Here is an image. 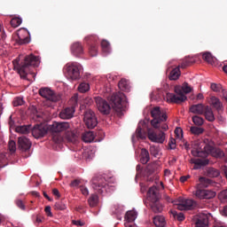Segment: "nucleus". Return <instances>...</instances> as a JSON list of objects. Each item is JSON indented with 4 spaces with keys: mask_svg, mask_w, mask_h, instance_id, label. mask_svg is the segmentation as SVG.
<instances>
[{
    "mask_svg": "<svg viewBox=\"0 0 227 227\" xmlns=\"http://www.w3.org/2000/svg\"><path fill=\"white\" fill-rule=\"evenodd\" d=\"M20 58L15 59L12 60V67H14V70L18 71V74L20 76H21L22 79H26L31 67H37L40 63L39 58L34 54L26 56L25 59H23V62L20 64Z\"/></svg>",
    "mask_w": 227,
    "mask_h": 227,
    "instance_id": "1",
    "label": "nucleus"
},
{
    "mask_svg": "<svg viewBox=\"0 0 227 227\" xmlns=\"http://www.w3.org/2000/svg\"><path fill=\"white\" fill-rule=\"evenodd\" d=\"M151 116H153V121H151V125L154 129L168 130L169 127L165 123L168 120L166 113L160 109V106H154L151 109Z\"/></svg>",
    "mask_w": 227,
    "mask_h": 227,
    "instance_id": "2",
    "label": "nucleus"
},
{
    "mask_svg": "<svg viewBox=\"0 0 227 227\" xmlns=\"http://www.w3.org/2000/svg\"><path fill=\"white\" fill-rule=\"evenodd\" d=\"M49 133L52 135V141L55 144H59L62 141V136L60 133L67 131L70 128V124L68 122H53L52 124L46 126Z\"/></svg>",
    "mask_w": 227,
    "mask_h": 227,
    "instance_id": "3",
    "label": "nucleus"
},
{
    "mask_svg": "<svg viewBox=\"0 0 227 227\" xmlns=\"http://www.w3.org/2000/svg\"><path fill=\"white\" fill-rule=\"evenodd\" d=\"M108 99L113 110L117 114V116L121 117L122 111H124L126 106V96L124 93L114 92Z\"/></svg>",
    "mask_w": 227,
    "mask_h": 227,
    "instance_id": "4",
    "label": "nucleus"
},
{
    "mask_svg": "<svg viewBox=\"0 0 227 227\" xmlns=\"http://www.w3.org/2000/svg\"><path fill=\"white\" fill-rule=\"evenodd\" d=\"M147 199L150 200V208L154 214H160L163 211V206L159 201V188L153 186L148 189Z\"/></svg>",
    "mask_w": 227,
    "mask_h": 227,
    "instance_id": "5",
    "label": "nucleus"
},
{
    "mask_svg": "<svg viewBox=\"0 0 227 227\" xmlns=\"http://www.w3.org/2000/svg\"><path fill=\"white\" fill-rule=\"evenodd\" d=\"M108 187H113V185H109V183H107L105 177L99 176L92 178V189L99 194L107 192Z\"/></svg>",
    "mask_w": 227,
    "mask_h": 227,
    "instance_id": "6",
    "label": "nucleus"
},
{
    "mask_svg": "<svg viewBox=\"0 0 227 227\" xmlns=\"http://www.w3.org/2000/svg\"><path fill=\"white\" fill-rule=\"evenodd\" d=\"M175 93L177 95H175L174 93H167V102L178 105L187 100V97L184 94L182 88H175Z\"/></svg>",
    "mask_w": 227,
    "mask_h": 227,
    "instance_id": "7",
    "label": "nucleus"
},
{
    "mask_svg": "<svg viewBox=\"0 0 227 227\" xmlns=\"http://www.w3.org/2000/svg\"><path fill=\"white\" fill-rule=\"evenodd\" d=\"M39 95L47 101L53 103L59 102L61 99V96L59 94L54 92L52 90H50L48 87L40 89Z\"/></svg>",
    "mask_w": 227,
    "mask_h": 227,
    "instance_id": "8",
    "label": "nucleus"
},
{
    "mask_svg": "<svg viewBox=\"0 0 227 227\" xmlns=\"http://www.w3.org/2000/svg\"><path fill=\"white\" fill-rule=\"evenodd\" d=\"M81 66L79 64H70L66 67V76L72 81L80 79Z\"/></svg>",
    "mask_w": 227,
    "mask_h": 227,
    "instance_id": "9",
    "label": "nucleus"
},
{
    "mask_svg": "<svg viewBox=\"0 0 227 227\" xmlns=\"http://www.w3.org/2000/svg\"><path fill=\"white\" fill-rule=\"evenodd\" d=\"M195 201L193 200L179 198L178 203L175 204L176 208L179 211H189L195 207Z\"/></svg>",
    "mask_w": 227,
    "mask_h": 227,
    "instance_id": "10",
    "label": "nucleus"
},
{
    "mask_svg": "<svg viewBox=\"0 0 227 227\" xmlns=\"http://www.w3.org/2000/svg\"><path fill=\"white\" fill-rule=\"evenodd\" d=\"M71 101L74 102V105L64 108L62 111L59 113V118L62 120H70L74 117V114H75V106L77 105V98H71Z\"/></svg>",
    "mask_w": 227,
    "mask_h": 227,
    "instance_id": "11",
    "label": "nucleus"
},
{
    "mask_svg": "<svg viewBox=\"0 0 227 227\" xmlns=\"http://www.w3.org/2000/svg\"><path fill=\"white\" fill-rule=\"evenodd\" d=\"M83 121L88 129H94L98 125V120L95 114L91 110H87L84 113Z\"/></svg>",
    "mask_w": 227,
    "mask_h": 227,
    "instance_id": "12",
    "label": "nucleus"
},
{
    "mask_svg": "<svg viewBox=\"0 0 227 227\" xmlns=\"http://www.w3.org/2000/svg\"><path fill=\"white\" fill-rule=\"evenodd\" d=\"M148 139L156 144H163L166 140V134L162 131L156 133L152 129H148L147 131Z\"/></svg>",
    "mask_w": 227,
    "mask_h": 227,
    "instance_id": "13",
    "label": "nucleus"
},
{
    "mask_svg": "<svg viewBox=\"0 0 227 227\" xmlns=\"http://www.w3.org/2000/svg\"><path fill=\"white\" fill-rule=\"evenodd\" d=\"M96 106L99 113L105 115H108L111 113V106L101 98H96Z\"/></svg>",
    "mask_w": 227,
    "mask_h": 227,
    "instance_id": "14",
    "label": "nucleus"
},
{
    "mask_svg": "<svg viewBox=\"0 0 227 227\" xmlns=\"http://www.w3.org/2000/svg\"><path fill=\"white\" fill-rule=\"evenodd\" d=\"M216 195L215 192L213 191H207L199 189L195 192V196L199 200H211L215 198Z\"/></svg>",
    "mask_w": 227,
    "mask_h": 227,
    "instance_id": "15",
    "label": "nucleus"
},
{
    "mask_svg": "<svg viewBox=\"0 0 227 227\" xmlns=\"http://www.w3.org/2000/svg\"><path fill=\"white\" fill-rule=\"evenodd\" d=\"M29 33L25 29H20L18 31V37L16 38V43H19V45H25L29 43Z\"/></svg>",
    "mask_w": 227,
    "mask_h": 227,
    "instance_id": "16",
    "label": "nucleus"
},
{
    "mask_svg": "<svg viewBox=\"0 0 227 227\" xmlns=\"http://www.w3.org/2000/svg\"><path fill=\"white\" fill-rule=\"evenodd\" d=\"M50 133L47 127L38 125L32 129V136L35 138H40L44 137L46 134Z\"/></svg>",
    "mask_w": 227,
    "mask_h": 227,
    "instance_id": "17",
    "label": "nucleus"
},
{
    "mask_svg": "<svg viewBox=\"0 0 227 227\" xmlns=\"http://www.w3.org/2000/svg\"><path fill=\"white\" fill-rule=\"evenodd\" d=\"M18 145H19V148H20V150H21V152H27L29 150V148H31V146H32L31 142L26 137H20L18 138Z\"/></svg>",
    "mask_w": 227,
    "mask_h": 227,
    "instance_id": "18",
    "label": "nucleus"
},
{
    "mask_svg": "<svg viewBox=\"0 0 227 227\" xmlns=\"http://www.w3.org/2000/svg\"><path fill=\"white\" fill-rule=\"evenodd\" d=\"M204 150L208 152L212 157L222 158L223 156V152H222V150L213 146H204Z\"/></svg>",
    "mask_w": 227,
    "mask_h": 227,
    "instance_id": "19",
    "label": "nucleus"
},
{
    "mask_svg": "<svg viewBox=\"0 0 227 227\" xmlns=\"http://www.w3.org/2000/svg\"><path fill=\"white\" fill-rule=\"evenodd\" d=\"M71 52L74 56L79 57L83 54V47L81 43H74L73 45H71Z\"/></svg>",
    "mask_w": 227,
    "mask_h": 227,
    "instance_id": "20",
    "label": "nucleus"
},
{
    "mask_svg": "<svg viewBox=\"0 0 227 227\" xmlns=\"http://www.w3.org/2000/svg\"><path fill=\"white\" fill-rule=\"evenodd\" d=\"M207 106L202 104L198 105H192L190 106V113H192L193 114H203V113L206 111Z\"/></svg>",
    "mask_w": 227,
    "mask_h": 227,
    "instance_id": "21",
    "label": "nucleus"
},
{
    "mask_svg": "<svg viewBox=\"0 0 227 227\" xmlns=\"http://www.w3.org/2000/svg\"><path fill=\"white\" fill-rule=\"evenodd\" d=\"M210 105H212L213 107L215 108L217 113H220L223 109L222 101H220L218 98H215L214 96L210 98Z\"/></svg>",
    "mask_w": 227,
    "mask_h": 227,
    "instance_id": "22",
    "label": "nucleus"
},
{
    "mask_svg": "<svg viewBox=\"0 0 227 227\" xmlns=\"http://www.w3.org/2000/svg\"><path fill=\"white\" fill-rule=\"evenodd\" d=\"M195 63V59L191 57H185L183 59L181 64H179L178 67L186 69L188 67L192 66Z\"/></svg>",
    "mask_w": 227,
    "mask_h": 227,
    "instance_id": "23",
    "label": "nucleus"
},
{
    "mask_svg": "<svg viewBox=\"0 0 227 227\" xmlns=\"http://www.w3.org/2000/svg\"><path fill=\"white\" fill-rule=\"evenodd\" d=\"M94 138L95 133L93 131H85L82 134V140H83L84 143L90 144L94 141Z\"/></svg>",
    "mask_w": 227,
    "mask_h": 227,
    "instance_id": "24",
    "label": "nucleus"
},
{
    "mask_svg": "<svg viewBox=\"0 0 227 227\" xmlns=\"http://www.w3.org/2000/svg\"><path fill=\"white\" fill-rule=\"evenodd\" d=\"M158 169H159V165H157L156 162H153V163L147 165L145 172L146 173V175L148 176H150L155 174Z\"/></svg>",
    "mask_w": 227,
    "mask_h": 227,
    "instance_id": "25",
    "label": "nucleus"
},
{
    "mask_svg": "<svg viewBox=\"0 0 227 227\" xmlns=\"http://www.w3.org/2000/svg\"><path fill=\"white\" fill-rule=\"evenodd\" d=\"M204 117L206 118L207 121H208L209 122H213L215 121V114H213V110L211 107H209L208 106H206V111L203 112Z\"/></svg>",
    "mask_w": 227,
    "mask_h": 227,
    "instance_id": "26",
    "label": "nucleus"
},
{
    "mask_svg": "<svg viewBox=\"0 0 227 227\" xmlns=\"http://www.w3.org/2000/svg\"><path fill=\"white\" fill-rule=\"evenodd\" d=\"M119 89L121 91L129 92L131 87L129 86V82L127 79H121L119 82Z\"/></svg>",
    "mask_w": 227,
    "mask_h": 227,
    "instance_id": "27",
    "label": "nucleus"
},
{
    "mask_svg": "<svg viewBox=\"0 0 227 227\" xmlns=\"http://www.w3.org/2000/svg\"><path fill=\"white\" fill-rule=\"evenodd\" d=\"M180 76H181L180 67H177L172 69V71L170 72V74L168 75V79H170V81H176L177 79L180 78Z\"/></svg>",
    "mask_w": 227,
    "mask_h": 227,
    "instance_id": "28",
    "label": "nucleus"
},
{
    "mask_svg": "<svg viewBox=\"0 0 227 227\" xmlns=\"http://www.w3.org/2000/svg\"><path fill=\"white\" fill-rule=\"evenodd\" d=\"M153 224L157 227H165L166 226V219L162 215L154 216Z\"/></svg>",
    "mask_w": 227,
    "mask_h": 227,
    "instance_id": "29",
    "label": "nucleus"
},
{
    "mask_svg": "<svg viewBox=\"0 0 227 227\" xmlns=\"http://www.w3.org/2000/svg\"><path fill=\"white\" fill-rule=\"evenodd\" d=\"M140 157L141 164H146L150 160V154L146 149H141Z\"/></svg>",
    "mask_w": 227,
    "mask_h": 227,
    "instance_id": "30",
    "label": "nucleus"
},
{
    "mask_svg": "<svg viewBox=\"0 0 227 227\" xmlns=\"http://www.w3.org/2000/svg\"><path fill=\"white\" fill-rule=\"evenodd\" d=\"M207 176L211 178H215L220 176V171L213 167H209L207 168Z\"/></svg>",
    "mask_w": 227,
    "mask_h": 227,
    "instance_id": "31",
    "label": "nucleus"
},
{
    "mask_svg": "<svg viewBox=\"0 0 227 227\" xmlns=\"http://www.w3.org/2000/svg\"><path fill=\"white\" fill-rule=\"evenodd\" d=\"M196 227H208V218L204 215L197 219L195 223Z\"/></svg>",
    "mask_w": 227,
    "mask_h": 227,
    "instance_id": "32",
    "label": "nucleus"
},
{
    "mask_svg": "<svg viewBox=\"0 0 227 227\" xmlns=\"http://www.w3.org/2000/svg\"><path fill=\"white\" fill-rule=\"evenodd\" d=\"M85 43H87L88 45H98V35H88L87 37H85Z\"/></svg>",
    "mask_w": 227,
    "mask_h": 227,
    "instance_id": "33",
    "label": "nucleus"
},
{
    "mask_svg": "<svg viewBox=\"0 0 227 227\" xmlns=\"http://www.w3.org/2000/svg\"><path fill=\"white\" fill-rule=\"evenodd\" d=\"M193 164H195V169H198L202 167H206L207 165L209 164L208 160H201V159H197L193 160Z\"/></svg>",
    "mask_w": 227,
    "mask_h": 227,
    "instance_id": "34",
    "label": "nucleus"
},
{
    "mask_svg": "<svg viewBox=\"0 0 227 227\" xmlns=\"http://www.w3.org/2000/svg\"><path fill=\"white\" fill-rule=\"evenodd\" d=\"M202 59L206 61L207 63L212 65L214 63L215 58H213L212 54L208 51H206L204 53H201Z\"/></svg>",
    "mask_w": 227,
    "mask_h": 227,
    "instance_id": "35",
    "label": "nucleus"
},
{
    "mask_svg": "<svg viewBox=\"0 0 227 227\" xmlns=\"http://www.w3.org/2000/svg\"><path fill=\"white\" fill-rule=\"evenodd\" d=\"M137 218V212L136 211H127L125 219L129 223H134Z\"/></svg>",
    "mask_w": 227,
    "mask_h": 227,
    "instance_id": "36",
    "label": "nucleus"
},
{
    "mask_svg": "<svg viewBox=\"0 0 227 227\" xmlns=\"http://www.w3.org/2000/svg\"><path fill=\"white\" fill-rule=\"evenodd\" d=\"M89 206L96 207L98 203V196L97 194H91L88 200Z\"/></svg>",
    "mask_w": 227,
    "mask_h": 227,
    "instance_id": "37",
    "label": "nucleus"
},
{
    "mask_svg": "<svg viewBox=\"0 0 227 227\" xmlns=\"http://www.w3.org/2000/svg\"><path fill=\"white\" fill-rule=\"evenodd\" d=\"M199 182H200L199 188H202V187L206 188L211 184V180H209L207 177H200Z\"/></svg>",
    "mask_w": 227,
    "mask_h": 227,
    "instance_id": "38",
    "label": "nucleus"
},
{
    "mask_svg": "<svg viewBox=\"0 0 227 227\" xmlns=\"http://www.w3.org/2000/svg\"><path fill=\"white\" fill-rule=\"evenodd\" d=\"M31 130V126H19L16 127V132L26 135Z\"/></svg>",
    "mask_w": 227,
    "mask_h": 227,
    "instance_id": "39",
    "label": "nucleus"
},
{
    "mask_svg": "<svg viewBox=\"0 0 227 227\" xmlns=\"http://www.w3.org/2000/svg\"><path fill=\"white\" fill-rule=\"evenodd\" d=\"M204 129H201V128H199V127H196V126H192L190 127V132L192 134V135H195V136H200L203 133Z\"/></svg>",
    "mask_w": 227,
    "mask_h": 227,
    "instance_id": "40",
    "label": "nucleus"
},
{
    "mask_svg": "<svg viewBox=\"0 0 227 227\" xmlns=\"http://www.w3.org/2000/svg\"><path fill=\"white\" fill-rule=\"evenodd\" d=\"M89 90H90V84H88L87 82H82L78 86V91H80L81 93H86Z\"/></svg>",
    "mask_w": 227,
    "mask_h": 227,
    "instance_id": "41",
    "label": "nucleus"
},
{
    "mask_svg": "<svg viewBox=\"0 0 227 227\" xmlns=\"http://www.w3.org/2000/svg\"><path fill=\"white\" fill-rule=\"evenodd\" d=\"M89 54H90L91 57H96L98 55V44L89 45Z\"/></svg>",
    "mask_w": 227,
    "mask_h": 227,
    "instance_id": "42",
    "label": "nucleus"
},
{
    "mask_svg": "<svg viewBox=\"0 0 227 227\" xmlns=\"http://www.w3.org/2000/svg\"><path fill=\"white\" fill-rule=\"evenodd\" d=\"M22 23V20L19 17L12 18L11 20V26L12 27H18Z\"/></svg>",
    "mask_w": 227,
    "mask_h": 227,
    "instance_id": "43",
    "label": "nucleus"
},
{
    "mask_svg": "<svg viewBox=\"0 0 227 227\" xmlns=\"http://www.w3.org/2000/svg\"><path fill=\"white\" fill-rule=\"evenodd\" d=\"M150 153H151V155H153L154 158L159 157V153H160L159 146L151 145V146H150Z\"/></svg>",
    "mask_w": 227,
    "mask_h": 227,
    "instance_id": "44",
    "label": "nucleus"
},
{
    "mask_svg": "<svg viewBox=\"0 0 227 227\" xmlns=\"http://www.w3.org/2000/svg\"><path fill=\"white\" fill-rule=\"evenodd\" d=\"M192 122H193V124H195L197 126H202L204 120H203V118L200 117L199 115H193Z\"/></svg>",
    "mask_w": 227,
    "mask_h": 227,
    "instance_id": "45",
    "label": "nucleus"
},
{
    "mask_svg": "<svg viewBox=\"0 0 227 227\" xmlns=\"http://www.w3.org/2000/svg\"><path fill=\"white\" fill-rule=\"evenodd\" d=\"M101 48H102L103 52H105L106 54L109 53L110 45H109V43L107 41L103 40L101 42Z\"/></svg>",
    "mask_w": 227,
    "mask_h": 227,
    "instance_id": "46",
    "label": "nucleus"
},
{
    "mask_svg": "<svg viewBox=\"0 0 227 227\" xmlns=\"http://www.w3.org/2000/svg\"><path fill=\"white\" fill-rule=\"evenodd\" d=\"M192 154L193 157H207L206 152L200 151V150H192Z\"/></svg>",
    "mask_w": 227,
    "mask_h": 227,
    "instance_id": "47",
    "label": "nucleus"
},
{
    "mask_svg": "<svg viewBox=\"0 0 227 227\" xmlns=\"http://www.w3.org/2000/svg\"><path fill=\"white\" fill-rule=\"evenodd\" d=\"M7 165V158L5 153H0V168L6 167Z\"/></svg>",
    "mask_w": 227,
    "mask_h": 227,
    "instance_id": "48",
    "label": "nucleus"
},
{
    "mask_svg": "<svg viewBox=\"0 0 227 227\" xmlns=\"http://www.w3.org/2000/svg\"><path fill=\"white\" fill-rule=\"evenodd\" d=\"M8 149L12 153H14L17 151V146L13 140L8 142Z\"/></svg>",
    "mask_w": 227,
    "mask_h": 227,
    "instance_id": "49",
    "label": "nucleus"
},
{
    "mask_svg": "<svg viewBox=\"0 0 227 227\" xmlns=\"http://www.w3.org/2000/svg\"><path fill=\"white\" fill-rule=\"evenodd\" d=\"M24 105V99H22V98H15V99L12 101V106H14V107H18Z\"/></svg>",
    "mask_w": 227,
    "mask_h": 227,
    "instance_id": "50",
    "label": "nucleus"
},
{
    "mask_svg": "<svg viewBox=\"0 0 227 227\" xmlns=\"http://www.w3.org/2000/svg\"><path fill=\"white\" fill-rule=\"evenodd\" d=\"M66 208H67V206L62 202H57L56 204H54V209L58 211H63V210H66Z\"/></svg>",
    "mask_w": 227,
    "mask_h": 227,
    "instance_id": "51",
    "label": "nucleus"
},
{
    "mask_svg": "<svg viewBox=\"0 0 227 227\" xmlns=\"http://www.w3.org/2000/svg\"><path fill=\"white\" fill-rule=\"evenodd\" d=\"M181 90L183 92H184V94H189L192 91V87L187 82H184L183 83Z\"/></svg>",
    "mask_w": 227,
    "mask_h": 227,
    "instance_id": "52",
    "label": "nucleus"
},
{
    "mask_svg": "<svg viewBox=\"0 0 227 227\" xmlns=\"http://www.w3.org/2000/svg\"><path fill=\"white\" fill-rule=\"evenodd\" d=\"M122 212V207L119 205H114L113 207V214L121 215Z\"/></svg>",
    "mask_w": 227,
    "mask_h": 227,
    "instance_id": "53",
    "label": "nucleus"
},
{
    "mask_svg": "<svg viewBox=\"0 0 227 227\" xmlns=\"http://www.w3.org/2000/svg\"><path fill=\"white\" fill-rule=\"evenodd\" d=\"M210 89H212L213 91L220 92L222 90V84L212 83L210 84Z\"/></svg>",
    "mask_w": 227,
    "mask_h": 227,
    "instance_id": "54",
    "label": "nucleus"
},
{
    "mask_svg": "<svg viewBox=\"0 0 227 227\" xmlns=\"http://www.w3.org/2000/svg\"><path fill=\"white\" fill-rule=\"evenodd\" d=\"M168 147L171 150H174L176 148V140L173 137L170 138V140H168Z\"/></svg>",
    "mask_w": 227,
    "mask_h": 227,
    "instance_id": "55",
    "label": "nucleus"
},
{
    "mask_svg": "<svg viewBox=\"0 0 227 227\" xmlns=\"http://www.w3.org/2000/svg\"><path fill=\"white\" fill-rule=\"evenodd\" d=\"M136 137L137 138H140V139H143L145 137L142 132V128L140 126H137V129L136 130Z\"/></svg>",
    "mask_w": 227,
    "mask_h": 227,
    "instance_id": "56",
    "label": "nucleus"
},
{
    "mask_svg": "<svg viewBox=\"0 0 227 227\" xmlns=\"http://www.w3.org/2000/svg\"><path fill=\"white\" fill-rule=\"evenodd\" d=\"M77 137L74 133H69L67 136V140H69L70 143L75 144L76 143Z\"/></svg>",
    "mask_w": 227,
    "mask_h": 227,
    "instance_id": "57",
    "label": "nucleus"
},
{
    "mask_svg": "<svg viewBox=\"0 0 227 227\" xmlns=\"http://www.w3.org/2000/svg\"><path fill=\"white\" fill-rule=\"evenodd\" d=\"M80 191H81L82 194L84 195V196H87V195L90 194V192L88 191V188L84 185L80 186Z\"/></svg>",
    "mask_w": 227,
    "mask_h": 227,
    "instance_id": "58",
    "label": "nucleus"
},
{
    "mask_svg": "<svg viewBox=\"0 0 227 227\" xmlns=\"http://www.w3.org/2000/svg\"><path fill=\"white\" fill-rule=\"evenodd\" d=\"M81 184L80 179H74L70 183V187H77Z\"/></svg>",
    "mask_w": 227,
    "mask_h": 227,
    "instance_id": "59",
    "label": "nucleus"
},
{
    "mask_svg": "<svg viewBox=\"0 0 227 227\" xmlns=\"http://www.w3.org/2000/svg\"><path fill=\"white\" fill-rule=\"evenodd\" d=\"M5 39H6V34H4L3 26L0 25V40H5Z\"/></svg>",
    "mask_w": 227,
    "mask_h": 227,
    "instance_id": "60",
    "label": "nucleus"
},
{
    "mask_svg": "<svg viewBox=\"0 0 227 227\" xmlns=\"http://www.w3.org/2000/svg\"><path fill=\"white\" fill-rule=\"evenodd\" d=\"M219 197L223 200H227V190L221 192Z\"/></svg>",
    "mask_w": 227,
    "mask_h": 227,
    "instance_id": "61",
    "label": "nucleus"
},
{
    "mask_svg": "<svg viewBox=\"0 0 227 227\" xmlns=\"http://www.w3.org/2000/svg\"><path fill=\"white\" fill-rule=\"evenodd\" d=\"M16 206L21 210H25V205L22 200H16Z\"/></svg>",
    "mask_w": 227,
    "mask_h": 227,
    "instance_id": "62",
    "label": "nucleus"
},
{
    "mask_svg": "<svg viewBox=\"0 0 227 227\" xmlns=\"http://www.w3.org/2000/svg\"><path fill=\"white\" fill-rule=\"evenodd\" d=\"M73 224L75 226L82 227L84 225V223L81 222L80 220H73Z\"/></svg>",
    "mask_w": 227,
    "mask_h": 227,
    "instance_id": "63",
    "label": "nucleus"
},
{
    "mask_svg": "<svg viewBox=\"0 0 227 227\" xmlns=\"http://www.w3.org/2000/svg\"><path fill=\"white\" fill-rule=\"evenodd\" d=\"M52 194L57 197V199H59L60 198V193H59V191L57 189V188H53L52 190Z\"/></svg>",
    "mask_w": 227,
    "mask_h": 227,
    "instance_id": "64",
    "label": "nucleus"
}]
</instances>
